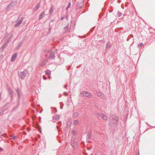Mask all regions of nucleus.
<instances>
[{"label": "nucleus", "mask_w": 155, "mask_h": 155, "mask_svg": "<svg viewBox=\"0 0 155 155\" xmlns=\"http://www.w3.org/2000/svg\"><path fill=\"white\" fill-rule=\"evenodd\" d=\"M17 57V54L16 53L14 54L12 56L11 58V61L12 62L14 61L15 58Z\"/></svg>", "instance_id": "obj_9"}, {"label": "nucleus", "mask_w": 155, "mask_h": 155, "mask_svg": "<svg viewBox=\"0 0 155 155\" xmlns=\"http://www.w3.org/2000/svg\"><path fill=\"white\" fill-rule=\"evenodd\" d=\"M139 150L138 151V154L137 155H139Z\"/></svg>", "instance_id": "obj_44"}, {"label": "nucleus", "mask_w": 155, "mask_h": 155, "mask_svg": "<svg viewBox=\"0 0 155 155\" xmlns=\"http://www.w3.org/2000/svg\"><path fill=\"white\" fill-rule=\"evenodd\" d=\"M73 131H74V130H73Z\"/></svg>", "instance_id": "obj_51"}, {"label": "nucleus", "mask_w": 155, "mask_h": 155, "mask_svg": "<svg viewBox=\"0 0 155 155\" xmlns=\"http://www.w3.org/2000/svg\"><path fill=\"white\" fill-rule=\"evenodd\" d=\"M14 2H12L10 4L7 6L6 8V10L7 11L9 10L11 7H12L15 6V4L13 3Z\"/></svg>", "instance_id": "obj_4"}, {"label": "nucleus", "mask_w": 155, "mask_h": 155, "mask_svg": "<svg viewBox=\"0 0 155 155\" xmlns=\"http://www.w3.org/2000/svg\"><path fill=\"white\" fill-rule=\"evenodd\" d=\"M19 17H18V19L19 18Z\"/></svg>", "instance_id": "obj_52"}, {"label": "nucleus", "mask_w": 155, "mask_h": 155, "mask_svg": "<svg viewBox=\"0 0 155 155\" xmlns=\"http://www.w3.org/2000/svg\"><path fill=\"white\" fill-rule=\"evenodd\" d=\"M3 151V149L1 148V147H0V151Z\"/></svg>", "instance_id": "obj_37"}, {"label": "nucleus", "mask_w": 155, "mask_h": 155, "mask_svg": "<svg viewBox=\"0 0 155 155\" xmlns=\"http://www.w3.org/2000/svg\"><path fill=\"white\" fill-rule=\"evenodd\" d=\"M121 14H122L120 12H119L117 13L118 16L120 17Z\"/></svg>", "instance_id": "obj_29"}, {"label": "nucleus", "mask_w": 155, "mask_h": 155, "mask_svg": "<svg viewBox=\"0 0 155 155\" xmlns=\"http://www.w3.org/2000/svg\"><path fill=\"white\" fill-rule=\"evenodd\" d=\"M71 2H70L69 3H68V5L67 6L68 8H69L70 7V5H71Z\"/></svg>", "instance_id": "obj_35"}, {"label": "nucleus", "mask_w": 155, "mask_h": 155, "mask_svg": "<svg viewBox=\"0 0 155 155\" xmlns=\"http://www.w3.org/2000/svg\"><path fill=\"white\" fill-rule=\"evenodd\" d=\"M8 89L10 94H13V91L11 87H8Z\"/></svg>", "instance_id": "obj_21"}, {"label": "nucleus", "mask_w": 155, "mask_h": 155, "mask_svg": "<svg viewBox=\"0 0 155 155\" xmlns=\"http://www.w3.org/2000/svg\"><path fill=\"white\" fill-rule=\"evenodd\" d=\"M10 137H11V138L14 140H15L17 138L14 135H12Z\"/></svg>", "instance_id": "obj_22"}, {"label": "nucleus", "mask_w": 155, "mask_h": 155, "mask_svg": "<svg viewBox=\"0 0 155 155\" xmlns=\"http://www.w3.org/2000/svg\"><path fill=\"white\" fill-rule=\"evenodd\" d=\"M96 94L100 98H102L103 97V94L101 92L96 91Z\"/></svg>", "instance_id": "obj_12"}, {"label": "nucleus", "mask_w": 155, "mask_h": 155, "mask_svg": "<svg viewBox=\"0 0 155 155\" xmlns=\"http://www.w3.org/2000/svg\"><path fill=\"white\" fill-rule=\"evenodd\" d=\"M81 96H85L89 98H91L92 97L91 94L89 92L83 91L81 93Z\"/></svg>", "instance_id": "obj_2"}, {"label": "nucleus", "mask_w": 155, "mask_h": 155, "mask_svg": "<svg viewBox=\"0 0 155 155\" xmlns=\"http://www.w3.org/2000/svg\"><path fill=\"white\" fill-rule=\"evenodd\" d=\"M53 119L57 120L60 118V116L58 115H56L53 116Z\"/></svg>", "instance_id": "obj_14"}, {"label": "nucleus", "mask_w": 155, "mask_h": 155, "mask_svg": "<svg viewBox=\"0 0 155 155\" xmlns=\"http://www.w3.org/2000/svg\"><path fill=\"white\" fill-rule=\"evenodd\" d=\"M71 145L74 148H76L78 147L77 143L74 140H72L71 142Z\"/></svg>", "instance_id": "obj_6"}, {"label": "nucleus", "mask_w": 155, "mask_h": 155, "mask_svg": "<svg viewBox=\"0 0 155 155\" xmlns=\"http://www.w3.org/2000/svg\"><path fill=\"white\" fill-rule=\"evenodd\" d=\"M92 132H89L87 133V140L88 142H89V140H90L91 137Z\"/></svg>", "instance_id": "obj_7"}, {"label": "nucleus", "mask_w": 155, "mask_h": 155, "mask_svg": "<svg viewBox=\"0 0 155 155\" xmlns=\"http://www.w3.org/2000/svg\"><path fill=\"white\" fill-rule=\"evenodd\" d=\"M15 90L18 94V97H19V96H20V94L19 90V88H17Z\"/></svg>", "instance_id": "obj_20"}, {"label": "nucleus", "mask_w": 155, "mask_h": 155, "mask_svg": "<svg viewBox=\"0 0 155 155\" xmlns=\"http://www.w3.org/2000/svg\"><path fill=\"white\" fill-rule=\"evenodd\" d=\"M58 123H61V122L60 121H58Z\"/></svg>", "instance_id": "obj_46"}, {"label": "nucleus", "mask_w": 155, "mask_h": 155, "mask_svg": "<svg viewBox=\"0 0 155 155\" xmlns=\"http://www.w3.org/2000/svg\"><path fill=\"white\" fill-rule=\"evenodd\" d=\"M21 46L19 44H18V45L16 47V49H18Z\"/></svg>", "instance_id": "obj_28"}, {"label": "nucleus", "mask_w": 155, "mask_h": 155, "mask_svg": "<svg viewBox=\"0 0 155 155\" xmlns=\"http://www.w3.org/2000/svg\"><path fill=\"white\" fill-rule=\"evenodd\" d=\"M112 45L110 41H108L107 43L105 49L104 50V54H106L108 51L109 49L111 47Z\"/></svg>", "instance_id": "obj_3"}, {"label": "nucleus", "mask_w": 155, "mask_h": 155, "mask_svg": "<svg viewBox=\"0 0 155 155\" xmlns=\"http://www.w3.org/2000/svg\"><path fill=\"white\" fill-rule=\"evenodd\" d=\"M19 44L21 46V45H22V43H20H20Z\"/></svg>", "instance_id": "obj_40"}, {"label": "nucleus", "mask_w": 155, "mask_h": 155, "mask_svg": "<svg viewBox=\"0 0 155 155\" xmlns=\"http://www.w3.org/2000/svg\"><path fill=\"white\" fill-rule=\"evenodd\" d=\"M43 78L44 80H45L47 78H46V77L45 76V75H44L43 76Z\"/></svg>", "instance_id": "obj_34"}, {"label": "nucleus", "mask_w": 155, "mask_h": 155, "mask_svg": "<svg viewBox=\"0 0 155 155\" xmlns=\"http://www.w3.org/2000/svg\"><path fill=\"white\" fill-rule=\"evenodd\" d=\"M23 19V17H22L19 20H17L16 21V23L15 24V27H17V26H19L21 24V23L22 21V20Z\"/></svg>", "instance_id": "obj_5"}, {"label": "nucleus", "mask_w": 155, "mask_h": 155, "mask_svg": "<svg viewBox=\"0 0 155 155\" xmlns=\"http://www.w3.org/2000/svg\"><path fill=\"white\" fill-rule=\"evenodd\" d=\"M67 18H68V16H66V19H67Z\"/></svg>", "instance_id": "obj_48"}, {"label": "nucleus", "mask_w": 155, "mask_h": 155, "mask_svg": "<svg viewBox=\"0 0 155 155\" xmlns=\"http://www.w3.org/2000/svg\"><path fill=\"white\" fill-rule=\"evenodd\" d=\"M50 53L49 55V58L51 59H54V58L55 57V54L54 52L53 51H50Z\"/></svg>", "instance_id": "obj_8"}, {"label": "nucleus", "mask_w": 155, "mask_h": 155, "mask_svg": "<svg viewBox=\"0 0 155 155\" xmlns=\"http://www.w3.org/2000/svg\"><path fill=\"white\" fill-rule=\"evenodd\" d=\"M78 113L77 112H74L73 114V116L74 117L76 118L78 117Z\"/></svg>", "instance_id": "obj_15"}, {"label": "nucleus", "mask_w": 155, "mask_h": 155, "mask_svg": "<svg viewBox=\"0 0 155 155\" xmlns=\"http://www.w3.org/2000/svg\"><path fill=\"white\" fill-rule=\"evenodd\" d=\"M47 62V61L46 60H44L43 61L41 62L40 64V66L41 67L44 66L46 64Z\"/></svg>", "instance_id": "obj_11"}, {"label": "nucleus", "mask_w": 155, "mask_h": 155, "mask_svg": "<svg viewBox=\"0 0 155 155\" xmlns=\"http://www.w3.org/2000/svg\"><path fill=\"white\" fill-rule=\"evenodd\" d=\"M20 96H19V97H18V105H19V104H20Z\"/></svg>", "instance_id": "obj_26"}, {"label": "nucleus", "mask_w": 155, "mask_h": 155, "mask_svg": "<svg viewBox=\"0 0 155 155\" xmlns=\"http://www.w3.org/2000/svg\"><path fill=\"white\" fill-rule=\"evenodd\" d=\"M53 8L52 7H51L50 8V10L49 11V14L51 15L52 13L53 12Z\"/></svg>", "instance_id": "obj_19"}, {"label": "nucleus", "mask_w": 155, "mask_h": 155, "mask_svg": "<svg viewBox=\"0 0 155 155\" xmlns=\"http://www.w3.org/2000/svg\"><path fill=\"white\" fill-rule=\"evenodd\" d=\"M24 42V40H22L20 42V43H21L22 44H23V43Z\"/></svg>", "instance_id": "obj_38"}, {"label": "nucleus", "mask_w": 155, "mask_h": 155, "mask_svg": "<svg viewBox=\"0 0 155 155\" xmlns=\"http://www.w3.org/2000/svg\"><path fill=\"white\" fill-rule=\"evenodd\" d=\"M64 87L65 88H67V87H66V85H64Z\"/></svg>", "instance_id": "obj_39"}, {"label": "nucleus", "mask_w": 155, "mask_h": 155, "mask_svg": "<svg viewBox=\"0 0 155 155\" xmlns=\"http://www.w3.org/2000/svg\"><path fill=\"white\" fill-rule=\"evenodd\" d=\"M32 70L31 67H28L27 69H25L22 72H20L18 73V75L22 79H23L26 76V74H29Z\"/></svg>", "instance_id": "obj_1"}, {"label": "nucleus", "mask_w": 155, "mask_h": 155, "mask_svg": "<svg viewBox=\"0 0 155 155\" xmlns=\"http://www.w3.org/2000/svg\"><path fill=\"white\" fill-rule=\"evenodd\" d=\"M113 119L114 121H118V118L116 116L114 115L113 116Z\"/></svg>", "instance_id": "obj_17"}, {"label": "nucleus", "mask_w": 155, "mask_h": 155, "mask_svg": "<svg viewBox=\"0 0 155 155\" xmlns=\"http://www.w3.org/2000/svg\"><path fill=\"white\" fill-rule=\"evenodd\" d=\"M64 16H62V17L61 18V20H62L64 19Z\"/></svg>", "instance_id": "obj_36"}, {"label": "nucleus", "mask_w": 155, "mask_h": 155, "mask_svg": "<svg viewBox=\"0 0 155 155\" xmlns=\"http://www.w3.org/2000/svg\"><path fill=\"white\" fill-rule=\"evenodd\" d=\"M56 127H57V130H58V129H59V127L58 126H56Z\"/></svg>", "instance_id": "obj_42"}, {"label": "nucleus", "mask_w": 155, "mask_h": 155, "mask_svg": "<svg viewBox=\"0 0 155 155\" xmlns=\"http://www.w3.org/2000/svg\"><path fill=\"white\" fill-rule=\"evenodd\" d=\"M101 41H103V42H104V39H103V40H101Z\"/></svg>", "instance_id": "obj_41"}, {"label": "nucleus", "mask_w": 155, "mask_h": 155, "mask_svg": "<svg viewBox=\"0 0 155 155\" xmlns=\"http://www.w3.org/2000/svg\"><path fill=\"white\" fill-rule=\"evenodd\" d=\"M6 46H5V45H3L1 48L2 49V50H3L4 49H5Z\"/></svg>", "instance_id": "obj_25"}, {"label": "nucleus", "mask_w": 155, "mask_h": 155, "mask_svg": "<svg viewBox=\"0 0 155 155\" xmlns=\"http://www.w3.org/2000/svg\"><path fill=\"white\" fill-rule=\"evenodd\" d=\"M54 109L56 110V112L57 111V110H56V109L55 108H54Z\"/></svg>", "instance_id": "obj_47"}, {"label": "nucleus", "mask_w": 155, "mask_h": 155, "mask_svg": "<svg viewBox=\"0 0 155 155\" xmlns=\"http://www.w3.org/2000/svg\"><path fill=\"white\" fill-rule=\"evenodd\" d=\"M40 6V3L38 4L36 6H35L33 9V11L34 12L36 11Z\"/></svg>", "instance_id": "obj_13"}, {"label": "nucleus", "mask_w": 155, "mask_h": 155, "mask_svg": "<svg viewBox=\"0 0 155 155\" xmlns=\"http://www.w3.org/2000/svg\"><path fill=\"white\" fill-rule=\"evenodd\" d=\"M11 41V38H9L8 40L7 41H8V42H9Z\"/></svg>", "instance_id": "obj_33"}, {"label": "nucleus", "mask_w": 155, "mask_h": 155, "mask_svg": "<svg viewBox=\"0 0 155 155\" xmlns=\"http://www.w3.org/2000/svg\"><path fill=\"white\" fill-rule=\"evenodd\" d=\"M68 28V26H66L65 27V29H66L67 28Z\"/></svg>", "instance_id": "obj_43"}, {"label": "nucleus", "mask_w": 155, "mask_h": 155, "mask_svg": "<svg viewBox=\"0 0 155 155\" xmlns=\"http://www.w3.org/2000/svg\"><path fill=\"white\" fill-rule=\"evenodd\" d=\"M10 97L12 100L13 99L14 97L13 94H10Z\"/></svg>", "instance_id": "obj_27"}, {"label": "nucleus", "mask_w": 155, "mask_h": 155, "mask_svg": "<svg viewBox=\"0 0 155 155\" xmlns=\"http://www.w3.org/2000/svg\"><path fill=\"white\" fill-rule=\"evenodd\" d=\"M8 43H9L8 42V41H7L4 45H5V46H7Z\"/></svg>", "instance_id": "obj_31"}, {"label": "nucleus", "mask_w": 155, "mask_h": 155, "mask_svg": "<svg viewBox=\"0 0 155 155\" xmlns=\"http://www.w3.org/2000/svg\"><path fill=\"white\" fill-rule=\"evenodd\" d=\"M45 13L42 12L40 14L39 17V19H41L44 16Z\"/></svg>", "instance_id": "obj_16"}, {"label": "nucleus", "mask_w": 155, "mask_h": 155, "mask_svg": "<svg viewBox=\"0 0 155 155\" xmlns=\"http://www.w3.org/2000/svg\"><path fill=\"white\" fill-rule=\"evenodd\" d=\"M19 105H17L16 106H15L13 107L12 108V111H14L16 110L18 107Z\"/></svg>", "instance_id": "obj_18"}, {"label": "nucleus", "mask_w": 155, "mask_h": 155, "mask_svg": "<svg viewBox=\"0 0 155 155\" xmlns=\"http://www.w3.org/2000/svg\"><path fill=\"white\" fill-rule=\"evenodd\" d=\"M49 30H50V28H49Z\"/></svg>", "instance_id": "obj_50"}, {"label": "nucleus", "mask_w": 155, "mask_h": 155, "mask_svg": "<svg viewBox=\"0 0 155 155\" xmlns=\"http://www.w3.org/2000/svg\"><path fill=\"white\" fill-rule=\"evenodd\" d=\"M61 109H62V107H61Z\"/></svg>", "instance_id": "obj_53"}, {"label": "nucleus", "mask_w": 155, "mask_h": 155, "mask_svg": "<svg viewBox=\"0 0 155 155\" xmlns=\"http://www.w3.org/2000/svg\"><path fill=\"white\" fill-rule=\"evenodd\" d=\"M1 133V132H0V133Z\"/></svg>", "instance_id": "obj_54"}, {"label": "nucleus", "mask_w": 155, "mask_h": 155, "mask_svg": "<svg viewBox=\"0 0 155 155\" xmlns=\"http://www.w3.org/2000/svg\"><path fill=\"white\" fill-rule=\"evenodd\" d=\"M68 8H68V7H67L66 8V9L67 10H68Z\"/></svg>", "instance_id": "obj_45"}, {"label": "nucleus", "mask_w": 155, "mask_h": 155, "mask_svg": "<svg viewBox=\"0 0 155 155\" xmlns=\"http://www.w3.org/2000/svg\"><path fill=\"white\" fill-rule=\"evenodd\" d=\"M3 113V110H1L0 111V115H2Z\"/></svg>", "instance_id": "obj_32"}, {"label": "nucleus", "mask_w": 155, "mask_h": 155, "mask_svg": "<svg viewBox=\"0 0 155 155\" xmlns=\"http://www.w3.org/2000/svg\"><path fill=\"white\" fill-rule=\"evenodd\" d=\"M39 132H40V133H41V130L39 131Z\"/></svg>", "instance_id": "obj_49"}, {"label": "nucleus", "mask_w": 155, "mask_h": 155, "mask_svg": "<svg viewBox=\"0 0 155 155\" xmlns=\"http://www.w3.org/2000/svg\"><path fill=\"white\" fill-rule=\"evenodd\" d=\"M100 115L102 117V118L104 120H106L107 119L108 117L106 115L104 114L103 113H101L100 114Z\"/></svg>", "instance_id": "obj_10"}, {"label": "nucleus", "mask_w": 155, "mask_h": 155, "mask_svg": "<svg viewBox=\"0 0 155 155\" xmlns=\"http://www.w3.org/2000/svg\"><path fill=\"white\" fill-rule=\"evenodd\" d=\"M79 123V121L77 120H75L74 122V124L75 125H76L78 124Z\"/></svg>", "instance_id": "obj_24"}, {"label": "nucleus", "mask_w": 155, "mask_h": 155, "mask_svg": "<svg viewBox=\"0 0 155 155\" xmlns=\"http://www.w3.org/2000/svg\"><path fill=\"white\" fill-rule=\"evenodd\" d=\"M143 44L142 43H140L139 45H138V46H142L143 45Z\"/></svg>", "instance_id": "obj_30"}, {"label": "nucleus", "mask_w": 155, "mask_h": 155, "mask_svg": "<svg viewBox=\"0 0 155 155\" xmlns=\"http://www.w3.org/2000/svg\"><path fill=\"white\" fill-rule=\"evenodd\" d=\"M45 74L46 75H49L51 74V71L49 70L46 71L45 72Z\"/></svg>", "instance_id": "obj_23"}]
</instances>
